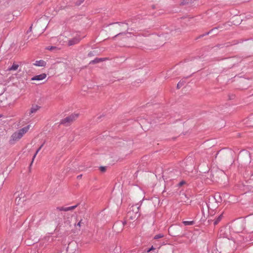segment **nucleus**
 <instances>
[{"instance_id":"1","label":"nucleus","mask_w":253,"mask_h":253,"mask_svg":"<svg viewBox=\"0 0 253 253\" xmlns=\"http://www.w3.org/2000/svg\"><path fill=\"white\" fill-rule=\"evenodd\" d=\"M128 29L127 24L125 23H115L111 25L109 28V32L115 34L118 33L116 36L121 35L123 33L124 31H126Z\"/></svg>"},{"instance_id":"2","label":"nucleus","mask_w":253,"mask_h":253,"mask_svg":"<svg viewBox=\"0 0 253 253\" xmlns=\"http://www.w3.org/2000/svg\"><path fill=\"white\" fill-rule=\"evenodd\" d=\"M31 126L30 125H28L14 132L11 136L10 141L15 142L19 140L29 131Z\"/></svg>"},{"instance_id":"3","label":"nucleus","mask_w":253,"mask_h":253,"mask_svg":"<svg viewBox=\"0 0 253 253\" xmlns=\"http://www.w3.org/2000/svg\"><path fill=\"white\" fill-rule=\"evenodd\" d=\"M132 211H129L127 213V216L130 219L133 220L137 218L139 216V214L138 213L139 207L133 206L132 207Z\"/></svg>"},{"instance_id":"4","label":"nucleus","mask_w":253,"mask_h":253,"mask_svg":"<svg viewBox=\"0 0 253 253\" xmlns=\"http://www.w3.org/2000/svg\"><path fill=\"white\" fill-rule=\"evenodd\" d=\"M78 117V114H72L70 116H68L62 121V124L70 123L75 121Z\"/></svg>"},{"instance_id":"5","label":"nucleus","mask_w":253,"mask_h":253,"mask_svg":"<svg viewBox=\"0 0 253 253\" xmlns=\"http://www.w3.org/2000/svg\"><path fill=\"white\" fill-rule=\"evenodd\" d=\"M46 74L45 73H42L39 75H36L33 78H31L32 81H42L45 79L46 77Z\"/></svg>"},{"instance_id":"6","label":"nucleus","mask_w":253,"mask_h":253,"mask_svg":"<svg viewBox=\"0 0 253 253\" xmlns=\"http://www.w3.org/2000/svg\"><path fill=\"white\" fill-rule=\"evenodd\" d=\"M40 108L41 107L38 105H32L30 109L29 115H31L32 114L36 113Z\"/></svg>"},{"instance_id":"7","label":"nucleus","mask_w":253,"mask_h":253,"mask_svg":"<svg viewBox=\"0 0 253 253\" xmlns=\"http://www.w3.org/2000/svg\"><path fill=\"white\" fill-rule=\"evenodd\" d=\"M81 39L78 37L74 38L73 39L70 40L68 41L69 45H73L77 44L80 41Z\"/></svg>"},{"instance_id":"8","label":"nucleus","mask_w":253,"mask_h":253,"mask_svg":"<svg viewBox=\"0 0 253 253\" xmlns=\"http://www.w3.org/2000/svg\"><path fill=\"white\" fill-rule=\"evenodd\" d=\"M46 63L43 60H37L35 61L33 65L38 67H44L45 66Z\"/></svg>"},{"instance_id":"9","label":"nucleus","mask_w":253,"mask_h":253,"mask_svg":"<svg viewBox=\"0 0 253 253\" xmlns=\"http://www.w3.org/2000/svg\"><path fill=\"white\" fill-rule=\"evenodd\" d=\"M19 67V65L17 64L16 63H13V65L11 66V67H9L8 69V71H16L18 69Z\"/></svg>"},{"instance_id":"10","label":"nucleus","mask_w":253,"mask_h":253,"mask_svg":"<svg viewBox=\"0 0 253 253\" xmlns=\"http://www.w3.org/2000/svg\"><path fill=\"white\" fill-rule=\"evenodd\" d=\"M76 207H77V206L66 207V208H65V209H64V211H71V210H73L74 209H75Z\"/></svg>"},{"instance_id":"11","label":"nucleus","mask_w":253,"mask_h":253,"mask_svg":"<svg viewBox=\"0 0 253 253\" xmlns=\"http://www.w3.org/2000/svg\"><path fill=\"white\" fill-rule=\"evenodd\" d=\"M43 145H41V146L37 150V151H36V153L35 154V155H34L33 156V158L32 159V163H31V164L33 163V162H34V160L36 156V155H37V154L38 153V152H39V151L41 150V149L42 148V147Z\"/></svg>"},{"instance_id":"12","label":"nucleus","mask_w":253,"mask_h":253,"mask_svg":"<svg viewBox=\"0 0 253 253\" xmlns=\"http://www.w3.org/2000/svg\"><path fill=\"white\" fill-rule=\"evenodd\" d=\"M194 222L192 221H184L183 223L185 225H191L193 224Z\"/></svg>"},{"instance_id":"13","label":"nucleus","mask_w":253,"mask_h":253,"mask_svg":"<svg viewBox=\"0 0 253 253\" xmlns=\"http://www.w3.org/2000/svg\"><path fill=\"white\" fill-rule=\"evenodd\" d=\"M221 217H222V215H220L217 219L216 220L214 221V224H216L218 223V222L221 220Z\"/></svg>"},{"instance_id":"14","label":"nucleus","mask_w":253,"mask_h":253,"mask_svg":"<svg viewBox=\"0 0 253 253\" xmlns=\"http://www.w3.org/2000/svg\"><path fill=\"white\" fill-rule=\"evenodd\" d=\"M163 237V235H162V234H158V235H156L155 236L154 238L156 239H157L162 238Z\"/></svg>"},{"instance_id":"15","label":"nucleus","mask_w":253,"mask_h":253,"mask_svg":"<svg viewBox=\"0 0 253 253\" xmlns=\"http://www.w3.org/2000/svg\"><path fill=\"white\" fill-rule=\"evenodd\" d=\"M100 170L102 171V172H104L106 170V168L105 167H101L100 168Z\"/></svg>"},{"instance_id":"16","label":"nucleus","mask_w":253,"mask_h":253,"mask_svg":"<svg viewBox=\"0 0 253 253\" xmlns=\"http://www.w3.org/2000/svg\"><path fill=\"white\" fill-rule=\"evenodd\" d=\"M55 48V47L54 46H51V47H47L46 48V49H48V50H52L53 49H54Z\"/></svg>"},{"instance_id":"17","label":"nucleus","mask_w":253,"mask_h":253,"mask_svg":"<svg viewBox=\"0 0 253 253\" xmlns=\"http://www.w3.org/2000/svg\"><path fill=\"white\" fill-rule=\"evenodd\" d=\"M182 86V84L180 82H179L177 84V87L178 88H179Z\"/></svg>"},{"instance_id":"18","label":"nucleus","mask_w":253,"mask_h":253,"mask_svg":"<svg viewBox=\"0 0 253 253\" xmlns=\"http://www.w3.org/2000/svg\"><path fill=\"white\" fill-rule=\"evenodd\" d=\"M58 209L60 211H64V210L65 209V208H63V207H61V208H58Z\"/></svg>"},{"instance_id":"19","label":"nucleus","mask_w":253,"mask_h":253,"mask_svg":"<svg viewBox=\"0 0 253 253\" xmlns=\"http://www.w3.org/2000/svg\"><path fill=\"white\" fill-rule=\"evenodd\" d=\"M185 183V181H181V182H180L179 183V185H180V186H182V185H183Z\"/></svg>"},{"instance_id":"20","label":"nucleus","mask_w":253,"mask_h":253,"mask_svg":"<svg viewBox=\"0 0 253 253\" xmlns=\"http://www.w3.org/2000/svg\"><path fill=\"white\" fill-rule=\"evenodd\" d=\"M81 225H82V221L81 220L78 224H77V226H79V227H81Z\"/></svg>"},{"instance_id":"21","label":"nucleus","mask_w":253,"mask_h":253,"mask_svg":"<svg viewBox=\"0 0 253 253\" xmlns=\"http://www.w3.org/2000/svg\"><path fill=\"white\" fill-rule=\"evenodd\" d=\"M153 250H154V248H153V247L152 246L148 251V252H150L151 251Z\"/></svg>"},{"instance_id":"22","label":"nucleus","mask_w":253,"mask_h":253,"mask_svg":"<svg viewBox=\"0 0 253 253\" xmlns=\"http://www.w3.org/2000/svg\"><path fill=\"white\" fill-rule=\"evenodd\" d=\"M187 1H186L185 3L192 2L193 1L192 0H187Z\"/></svg>"},{"instance_id":"23","label":"nucleus","mask_w":253,"mask_h":253,"mask_svg":"<svg viewBox=\"0 0 253 253\" xmlns=\"http://www.w3.org/2000/svg\"><path fill=\"white\" fill-rule=\"evenodd\" d=\"M2 93H3V92H2V91H1V92H0V95H1V94H2Z\"/></svg>"}]
</instances>
